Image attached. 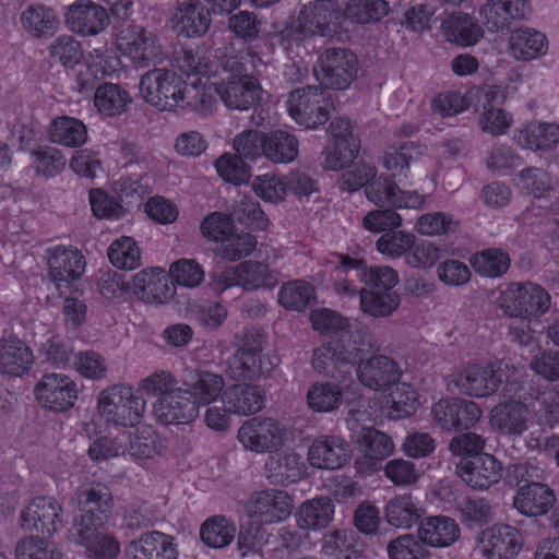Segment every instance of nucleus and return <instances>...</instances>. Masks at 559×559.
Returning a JSON list of instances; mask_svg holds the SVG:
<instances>
[{
  "mask_svg": "<svg viewBox=\"0 0 559 559\" xmlns=\"http://www.w3.org/2000/svg\"><path fill=\"white\" fill-rule=\"evenodd\" d=\"M423 154L419 144L412 141H403L390 145L381 156V165L389 176H380L366 188L367 199L378 206L392 209H421L426 198L416 191L402 190L399 182H404L411 177V165Z\"/></svg>",
  "mask_w": 559,
  "mask_h": 559,
  "instance_id": "obj_1",
  "label": "nucleus"
},
{
  "mask_svg": "<svg viewBox=\"0 0 559 559\" xmlns=\"http://www.w3.org/2000/svg\"><path fill=\"white\" fill-rule=\"evenodd\" d=\"M524 371L514 366L497 362H467L450 374V382L456 390L471 397H488L498 392L504 383L506 395L521 397Z\"/></svg>",
  "mask_w": 559,
  "mask_h": 559,
  "instance_id": "obj_2",
  "label": "nucleus"
},
{
  "mask_svg": "<svg viewBox=\"0 0 559 559\" xmlns=\"http://www.w3.org/2000/svg\"><path fill=\"white\" fill-rule=\"evenodd\" d=\"M236 338L239 348L231 361V369L236 377L255 380L269 374L280 364L276 355L263 354V345L267 337L260 329H243Z\"/></svg>",
  "mask_w": 559,
  "mask_h": 559,
  "instance_id": "obj_3",
  "label": "nucleus"
},
{
  "mask_svg": "<svg viewBox=\"0 0 559 559\" xmlns=\"http://www.w3.org/2000/svg\"><path fill=\"white\" fill-rule=\"evenodd\" d=\"M100 418L115 426L134 427L145 411V401L130 385L115 384L103 390L97 400Z\"/></svg>",
  "mask_w": 559,
  "mask_h": 559,
  "instance_id": "obj_4",
  "label": "nucleus"
},
{
  "mask_svg": "<svg viewBox=\"0 0 559 559\" xmlns=\"http://www.w3.org/2000/svg\"><path fill=\"white\" fill-rule=\"evenodd\" d=\"M550 295L533 282L511 284L500 297V308L510 318L531 320L545 314L550 308Z\"/></svg>",
  "mask_w": 559,
  "mask_h": 559,
  "instance_id": "obj_5",
  "label": "nucleus"
},
{
  "mask_svg": "<svg viewBox=\"0 0 559 559\" xmlns=\"http://www.w3.org/2000/svg\"><path fill=\"white\" fill-rule=\"evenodd\" d=\"M182 83L175 71L155 68L141 76L140 92L146 103L171 111L182 105Z\"/></svg>",
  "mask_w": 559,
  "mask_h": 559,
  "instance_id": "obj_6",
  "label": "nucleus"
},
{
  "mask_svg": "<svg viewBox=\"0 0 559 559\" xmlns=\"http://www.w3.org/2000/svg\"><path fill=\"white\" fill-rule=\"evenodd\" d=\"M342 10L332 0H316L305 4L296 20L297 39L332 37L341 26Z\"/></svg>",
  "mask_w": 559,
  "mask_h": 559,
  "instance_id": "obj_7",
  "label": "nucleus"
},
{
  "mask_svg": "<svg viewBox=\"0 0 559 559\" xmlns=\"http://www.w3.org/2000/svg\"><path fill=\"white\" fill-rule=\"evenodd\" d=\"M333 105L331 99L316 86L308 85L293 91L287 99L290 117L308 129H317L329 119Z\"/></svg>",
  "mask_w": 559,
  "mask_h": 559,
  "instance_id": "obj_8",
  "label": "nucleus"
},
{
  "mask_svg": "<svg viewBox=\"0 0 559 559\" xmlns=\"http://www.w3.org/2000/svg\"><path fill=\"white\" fill-rule=\"evenodd\" d=\"M117 49L135 68H146L162 57L157 36L145 27L128 24L117 35Z\"/></svg>",
  "mask_w": 559,
  "mask_h": 559,
  "instance_id": "obj_9",
  "label": "nucleus"
},
{
  "mask_svg": "<svg viewBox=\"0 0 559 559\" xmlns=\"http://www.w3.org/2000/svg\"><path fill=\"white\" fill-rule=\"evenodd\" d=\"M357 70V57L352 51L330 48L320 56L314 74L325 88L345 90L355 79Z\"/></svg>",
  "mask_w": 559,
  "mask_h": 559,
  "instance_id": "obj_10",
  "label": "nucleus"
},
{
  "mask_svg": "<svg viewBox=\"0 0 559 559\" xmlns=\"http://www.w3.org/2000/svg\"><path fill=\"white\" fill-rule=\"evenodd\" d=\"M528 465L515 464L509 472L519 481H526L521 486L514 496L513 503L515 509L528 516H538L546 514L555 503V493L547 485L528 481Z\"/></svg>",
  "mask_w": 559,
  "mask_h": 559,
  "instance_id": "obj_11",
  "label": "nucleus"
},
{
  "mask_svg": "<svg viewBox=\"0 0 559 559\" xmlns=\"http://www.w3.org/2000/svg\"><path fill=\"white\" fill-rule=\"evenodd\" d=\"M34 393L44 409L62 413L73 407L78 399V385L64 373L49 372L41 376Z\"/></svg>",
  "mask_w": 559,
  "mask_h": 559,
  "instance_id": "obj_12",
  "label": "nucleus"
},
{
  "mask_svg": "<svg viewBox=\"0 0 559 559\" xmlns=\"http://www.w3.org/2000/svg\"><path fill=\"white\" fill-rule=\"evenodd\" d=\"M331 143L322 153V166L338 170L350 164L358 155L360 140L353 133L350 121L340 118L330 124Z\"/></svg>",
  "mask_w": 559,
  "mask_h": 559,
  "instance_id": "obj_13",
  "label": "nucleus"
},
{
  "mask_svg": "<svg viewBox=\"0 0 559 559\" xmlns=\"http://www.w3.org/2000/svg\"><path fill=\"white\" fill-rule=\"evenodd\" d=\"M480 406L462 397L441 399L431 407L433 421L444 430L459 431L474 427L480 419Z\"/></svg>",
  "mask_w": 559,
  "mask_h": 559,
  "instance_id": "obj_14",
  "label": "nucleus"
},
{
  "mask_svg": "<svg viewBox=\"0 0 559 559\" xmlns=\"http://www.w3.org/2000/svg\"><path fill=\"white\" fill-rule=\"evenodd\" d=\"M61 512L62 507L55 498L38 496L21 511L20 524L25 531L50 537L63 527Z\"/></svg>",
  "mask_w": 559,
  "mask_h": 559,
  "instance_id": "obj_15",
  "label": "nucleus"
},
{
  "mask_svg": "<svg viewBox=\"0 0 559 559\" xmlns=\"http://www.w3.org/2000/svg\"><path fill=\"white\" fill-rule=\"evenodd\" d=\"M523 547L520 531L508 524L484 530L477 538V548L486 559H513Z\"/></svg>",
  "mask_w": 559,
  "mask_h": 559,
  "instance_id": "obj_16",
  "label": "nucleus"
},
{
  "mask_svg": "<svg viewBox=\"0 0 559 559\" xmlns=\"http://www.w3.org/2000/svg\"><path fill=\"white\" fill-rule=\"evenodd\" d=\"M284 435V427L276 420L253 417L241 425L237 438L246 449L257 453H265L281 447Z\"/></svg>",
  "mask_w": 559,
  "mask_h": 559,
  "instance_id": "obj_17",
  "label": "nucleus"
},
{
  "mask_svg": "<svg viewBox=\"0 0 559 559\" xmlns=\"http://www.w3.org/2000/svg\"><path fill=\"white\" fill-rule=\"evenodd\" d=\"M48 275L60 289L79 280L85 272V257L73 246L57 245L47 249Z\"/></svg>",
  "mask_w": 559,
  "mask_h": 559,
  "instance_id": "obj_18",
  "label": "nucleus"
},
{
  "mask_svg": "<svg viewBox=\"0 0 559 559\" xmlns=\"http://www.w3.org/2000/svg\"><path fill=\"white\" fill-rule=\"evenodd\" d=\"M292 499L286 491L266 489L250 496L246 511L262 524H273L286 520L292 513Z\"/></svg>",
  "mask_w": 559,
  "mask_h": 559,
  "instance_id": "obj_19",
  "label": "nucleus"
},
{
  "mask_svg": "<svg viewBox=\"0 0 559 559\" xmlns=\"http://www.w3.org/2000/svg\"><path fill=\"white\" fill-rule=\"evenodd\" d=\"M335 270L344 273L354 271L368 289L376 292H392L399 283V274L388 265L369 266L365 260L352 258L348 254H337Z\"/></svg>",
  "mask_w": 559,
  "mask_h": 559,
  "instance_id": "obj_20",
  "label": "nucleus"
},
{
  "mask_svg": "<svg viewBox=\"0 0 559 559\" xmlns=\"http://www.w3.org/2000/svg\"><path fill=\"white\" fill-rule=\"evenodd\" d=\"M216 91L223 104L234 110H248L260 100L261 85L255 76H222Z\"/></svg>",
  "mask_w": 559,
  "mask_h": 559,
  "instance_id": "obj_21",
  "label": "nucleus"
},
{
  "mask_svg": "<svg viewBox=\"0 0 559 559\" xmlns=\"http://www.w3.org/2000/svg\"><path fill=\"white\" fill-rule=\"evenodd\" d=\"M457 476L474 489H488L502 476L501 463L491 454L462 457L456 464Z\"/></svg>",
  "mask_w": 559,
  "mask_h": 559,
  "instance_id": "obj_22",
  "label": "nucleus"
},
{
  "mask_svg": "<svg viewBox=\"0 0 559 559\" xmlns=\"http://www.w3.org/2000/svg\"><path fill=\"white\" fill-rule=\"evenodd\" d=\"M490 425L510 438L522 436L532 425L533 413L526 404L510 400L496 405L490 412Z\"/></svg>",
  "mask_w": 559,
  "mask_h": 559,
  "instance_id": "obj_23",
  "label": "nucleus"
},
{
  "mask_svg": "<svg viewBox=\"0 0 559 559\" xmlns=\"http://www.w3.org/2000/svg\"><path fill=\"white\" fill-rule=\"evenodd\" d=\"M359 382L376 391H385L399 382L402 371L395 360L385 355H373L356 368Z\"/></svg>",
  "mask_w": 559,
  "mask_h": 559,
  "instance_id": "obj_24",
  "label": "nucleus"
},
{
  "mask_svg": "<svg viewBox=\"0 0 559 559\" xmlns=\"http://www.w3.org/2000/svg\"><path fill=\"white\" fill-rule=\"evenodd\" d=\"M154 411L157 419L164 425L189 424L199 415L197 402L186 389L177 388L165 397H159Z\"/></svg>",
  "mask_w": 559,
  "mask_h": 559,
  "instance_id": "obj_25",
  "label": "nucleus"
},
{
  "mask_svg": "<svg viewBox=\"0 0 559 559\" xmlns=\"http://www.w3.org/2000/svg\"><path fill=\"white\" fill-rule=\"evenodd\" d=\"M126 555L129 559H177L178 548L171 535L148 531L128 544Z\"/></svg>",
  "mask_w": 559,
  "mask_h": 559,
  "instance_id": "obj_26",
  "label": "nucleus"
},
{
  "mask_svg": "<svg viewBox=\"0 0 559 559\" xmlns=\"http://www.w3.org/2000/svg\"><path fill=\"white\" fill-rule=\"evenodd\" d=\"M349 460V447L341 437L320 436L308 451L309 464L319 469H338Z\"/></svg>",
  "mask_w": 559,
  "mask_h": 559,
  "instance_id": "obj_27",
  "label": "nucleus"
},
{
  "mask_svg": "<svg viewBox=\"0 0 559 559\" xmlns=\"http://www.w3.org/2000/svg\"><path fill=\"white\" fill-rule=\"evenodd\" d=\"M66 23L71 31L81 35H96L107 23L106 10L91 1L78 0L66 12Z\"/></svg>",
  "mask_w": 559,
  "mask_h": 559,
  "instance_id": "obj_28",
  "label": "nucleus"
},
{
  "mask_svg": "<svg viewBox=\"0 0 559 559\" xmlns=\"http://www.w3.org/2000/svg\"><path fill=\"white\" fill-rule=\"evenodd\" d=\"M131 288L136 297L158 304L166 302L175 294L167 274L159 267H148L138 272L132 277Z\"/></svg>",
  "mask_w": 559,
  "mask_h": 559,
  "instance_id": "obj_29",
  "label": "nucleus"
},
{
  "mask_svg": "<svg viewBox=\"0 0 559 559\" xmlns=\"http://www.w3.org/2000/svg\"><path fill=\"white\" fill-rule=\"evenodd\" d=\"M217 81L210 78H195L190 83H182V105L180 108H189L202 116H209L217 107Z\"/></svg>",
  "mask_w": 559,
  "mask_h": 559,
  "instance_id": "obj_30",
  "label": "nucleus"
},
{
  "mask_svg": "<svg viewBox=\"0 0 559 559\" xmlns=\"http://www.w3.org/2000/svg\"><path fill=\"white\" fill-rule=\"evenodd\" d=\"M424 514L423 503L411 493L396 495L384 507L386 523L400 530L412 528L419 523Z\"/></svg>",
  "mask_w": 559,
  "mask_h": 559,
  "instance_id": "obj_31",
  "label": "nucleus"
},
{
  "mask_svg": "<svg viewBox=\"0 0 559 559\" xmlns=\"http://www.w3.org/2000/svg\"><path fill=\"white\" fill-rule=\"evenodd\" d=\"M222 401L230 413L248 416L263 408L265 396L258 385L233 384L224 390Z\"/></svg>",
  "mask_w": 559,
  "mask_h": 559,
  "instance_id": "obj_32",
  "label": "nucleus"
},
{
  "mask_svg": "<svg viewBox=\"0 0 559 559\" xmlns=\"http://www.w3.org/2000/svg\"><path fill=\"white\" fill-rule=\"evenodd\" d=\"M461 531L456 522L444 515L429 516L420 521L418 537L430 547L445 548L453 545Z\"/></svg>",
  "mask_w": 559,
  "mask_h": 559,
  "instance_id": "obj_33",
  "label": "nucleus"
},
{
  "mask_svg": "<svg viewBox=\"0 0 559 559\" xmlns=\"http://www.w3.org/2000/svg\"><path fill=\"white\" fill-rule=\"evenodd\" d=\"M548 39L535 28L520 27L509 37V52L519 61H531L546 55Z\"/></svg>",
  "mask_w": 559,
  "mask_h": 559,
  "instance_id": "obj_34",
  "label": "nucleus"
},
{
  "mask_svg": "<svg viewBox=\"0 0 559 559\" xmlns=\"http://www.w3.org/2000/svg\"><path fill=\"white\" fill-rule=\"evenodd\" d=\"M73 501L81 514L93 516H98L99 514L104 518L109 516L114 504L109 487L100 483L81 486L76 490Z\"/></svg>",
  "mask_w": 559,
  "mask_h": 559,
  "instance_id": "obj_35",
  "label": "nucleus"
},
{
  "mask_svg": "<svg viewBox=\"0 0 559 559\" xmlns=\"http://www.w3.org/2000/svg\"><path fill=\"white\" fill-rule=\"evenodd\" d=\"M178 32L189 37L204 35L211 25V11L199 0L183 2L174 16Z\"/></svg>",
  "mask_w": 559,
  "mask_h": 559,
  "instance_id": "obj_36",
  "label": "nucleus"
},
{
  "mask_svg": "<svg viewBox=\"0 0 559 559\" xmlns=\"http://www.w3.org/2000/svg\"><path fill=\"white\" fill-rule=\"evenodd\" d=\"M186 390L191 399L200 405H209L222 394L224 378L206 370H192L185 380Z\"/></svg>",
  "mask_w": 559,
  "mask_h": 559,
  "instance_id": "obj_37",
  "label": "nucleus"
},
{
  "mask_svg": "<svg viewBox=\"0 0 559 559\" xmlns=\"http://www.w3.org/2000/svg\"><path fill=\"white\" fill-rule=\"evenodd\" d=\"M33 364L29 347L16 337L0 338V370L3 373L21 377Z\"/></svg>",
  "mask_w": 559,
  "mask_h": 559,
  "instance_id": "obj_38",
  "label": "nucleus"
},
{
  "mask_svg": "<svg viewBox=\"0 0 559 559\" xmlns=\"http://www.w3.org/2000/svg\"><path fill=\"white\" fill-rule=\"evenodd\" d=\"M441 29L448 41L463 47L475 45L484 34L475 19L465 13H453L444 19Z\"/></svg>",
  "mask_w": 559,
  "mask_h": 559,
  "instance_id": "obj_39",
  "label": "nucleus"
},
{
  "mask_svg": "<svg viewBox=\"0 0 559 559\" xmlns=\"http://www.w3.org/2000/svg\"><path fill=\"white\" fill-rule=\"evenodd\" d=\"M516 143L528 150H549L559 142V124L533 121L514 134Z\"/></svg>",
  "mask_w": 559,
  "mask_h": 559,
  "instance_id": "obj_40",
  "label": "nucleus"
},
{
  "mask_svg": "<svg viewBox=\"0 0 559 559\" xmlns=\"http://www.w3.org/2000/svg\"><path fill=\"white\" fill-rule=\"evenodd\" d=\"M322 552L336 559H362L364 545L353 530H335L322 539Z\"/></svg>",
  "mask_w": 559,
  "mask_h": 559,
  "instance_id": "obj_41",
  "label": "nucleus"
},
{
  "mask_svg": "<svg viewBox=\"0 0 559 559\" xmlns=\"http://www.w3.org/2000/svg\"><path fill=\"white\" fill-rule=\"evenodd\" d=\"M124 455L136 461L152 459L160 453L162 442L157 433L150 427L138 428L135 431L121 433Z\"/></svg>",
  "mask_w": 559,
  "mask_h": 559,
  "instance_id": "obj_42",
  "label": "nucleus"
},
{
  "mask_svg": "<svg viewBox=\"0 0 559 559\" xmlns=\"http://www.w3.org/2000/svg\"><path fill=\"white\" fill-rule=\"evenodd\" d=\"M334 514V504L330 498L307 500L296 513L297 525L302 530H321L329 525Z\"/></svg>",
  "mask_w": 559,
  "mask_h": 559,
  "instance_id": "obj_43",
  "label": "nucleus"
},
{
  "mask_svg": "<svg viewBox=\"0 0 559 559\" xmlns=\"http://www.w3.org/2000/svg\"><path fill=\"white\" fill-rule=\"evenodd\" d=\"M48 134L51 142L68 147H79L87 140L86 126L70 116L56 117L49 126Z\"/></svg>",
  "mask_w": 559,
  "mask_h": 559,
  "instance_id": "obj_44",
  "label": "nucleus"
},
{
  "mask_svg": "<svg viewBox=\"0 0 559 559\" xmlns=\"http://www.w3.org/2000/svg\"><path fill=\"white\" fill-rule=\"evenodd\" d=\"M199 534L206 547L221 549L235 539L236 525L224 515H212L201 524Z\"/></svg>",
  "mask_w": 559,
  "mask_h": 559,
  "instance_id": "obj_45",
  "label": "nucleus"
},
{
  "mask_svg": "<svg viewBox=\"0 0 559 559\" xmlns=\"http://www.w3.org/2000/svg\"><path fill=\"white\" fill-rule=\"evenodd\" d=\"M131 100L130 94L120 85L114 83L99 85L94 96L95 107L107 117H115L124 112Z\"/></svg>",
  "mask_w": 559,
  "mask_h": 559,
  "instance_id": "obj_46",
  "label": "nucleus"
},
{
  "mask_svg": "<svg viewBox=\"0 0 559 559\" xmlns=\"http://www.w3.org/2000/svg\"><path fill=\"white\" fill-rule=\"evenodd\" d=\"M306 399L311 411L330 413L342 405L343 390L337 383L318 381L310 385Z\"/></svg>",
  "mask_w": 559,
  "mask_h": 559,
  "instance_id": "obj_47",
  "label": "nucleus"
},
{
  "mask_svg": "<svg viewBox=\"0 0 559 559\" xmlns=\"http://www.w3.org/2000/svg\"><path fill=\"white\" fill-rule=\"evenodd\" d=\"M266 477L272 484L287 486L301 477L300 456L296 453L272 455L265 463Z\"/></svg>",
  "mask_w": 559,
  "mask_h": 559,
  "instance_id": "obj_48",
  "label": "nucleus"
},
{
  "mask_svg": "<svg viewBox=\"0 0 559 559\" xmlns=\"http://www.w3.org/2000/svg\"><path fill=\"white\" fill-rule=\"evenodd\" d=\"M401 299L395 292H376L373 289L360 288L359 308L373 318H386L395 312Z\"/></svg>",
  "mask_w": 559,
  "mask_h": 559,
  "instance_id": "obj_49",
  "label": "nucleus"
},
{
  "mask_svg": "<svg viewBox=\"0 0 559 559\" xmlns=\"http://www.w3.org/2000/svg\"><path fill=\"white\" fill-rule=\"evenodd\" d=\"M257 247V239L249 233L236 230L229 234L214 248L216 257L235 262L250 255Z\"/></svg>",
  "mask_w": 559,
  "mask_h": 559,
  "instance_id": "obj_50",
  "label": "nucleus"
},
{
  "mask_svg": "<svg viewBox=\"0 0 559 559\" xmlns=\"http://www.w3.org/2000/svg\"><path fill=\"white\" fill-rule=\"evenodd\" d=\"M264 156L276 164H288L298 155V140L294 134L275 130L265 135Z\"/></svg>",
  "mask_w": 559,
  "mask_h": 559,
  "instance_id": "obj_51",
  "label": "nucleus"
},
{
  "mask_svg": "<svg viewBox=\"0 0 559 559\" xmlns=\"http://www.w3.org/2000/svg\"><path fill=\"white\" fill-rule=\"evenodd\" d=\"M240 286L246 290L272 288L277 284L276 273L267 263L247 260L237 265Z\"/></svg>",
  "mask_w": 559,
  "mask_h": 559,
  "instance_id": "obj_52",
  "label": "nucleus"
},
{
  "mask_svg": "<svg viewBox=\"0 0 559 559\" xmlns=\"http://www.w3.org/2000/svg\"><path fill=\"white\" fill-rule=\"evenodd\" d=\"M394 390L385 399L384 409L391 419H401L408 417L417 409L418 393L407 383H395Z\"/></svg>",
  "mask_w": 559,
  "mask_h": 559,
  "instance_id": "obj_53",
  "label": "nucleus"
},
{
  "mask_svg": "<svg viewBox=\"0 0 559 559\" xmlns=\"http://www.w3.org/2000/svg\"><path fill=\"white\" fill-rule=\"evenodd\" d=\"M359 451L370 461H382L394 451L392 438L373 427H364L357 438Z\"/></svg>",
  "mask_w": 559,
  "mask_h": 559,
  "instance_id": "obj_54",
  "label": "nucleus"
},
{
  "mask_svg": "<svg viewBox=\"0 0 559 559\" xmlns=\"http://www.w3.org/2000/svg\"><path fill=\"white\" fill-rule=\"evenodd\" d=\"M346 335L347 333H342L335 341H340L344 373H350L356 365L358 366L361 360H365L362 358L365 346L372 347V335L360 330L352 333L347 340H345Z\"/></svg>",
  "mask_w": 559,
  "mask_h": 559,
  "instance_id": "obj_55",
  "label": "nucleus"
},
{
  "mask_svg": "<svg viewBox=\"0 0 559 559\" xmlns=\"http://www.w3.org/2000/svg\"><path fill=\"white\" fill-rule=\"evenodd\" d=\"M21 23L33 36L43 37L55 33L58 27V17L52 9L36 4L22 13Z\"/></svg>",
  "mask_w": 559,
  "mask_h": 559,
  "instance_id": "obj_56",
  "label": "nucleus"
},
{
  "mask_svg": "<svg viewBox=\"0 0 559 559\" xmlns=\"http://www.w3.org/2000/svg\"><path fill=\"white\" fill-rule=\"evenodd\" d=\"M109 262L119 270H135L141 265V250L129 236L114 240L107 249Z\"/></svg>",
  "mask_w": 559,
  "mask_h": 559,
  "instance_id": "obj_57",
  "label": "nucleus"
},
{
  "mask_svg": "<svg viewBox=\"0 0 559 559\" xmlns=\"http://www.w3.org/2000/svg\"><path fill=\"white\" fill-rule=\"evenodd\" d=\"M486 103L483 104L484 111L479 123L485 132L493 135L504 133L511 123V118L500 108L497 103L498 93L489 88L485 93Z\"/></svg>",
  "mask_w": 559,
  "mask_h": 559,
  "instance_id": "obj_58",
  "label": "nucleus"
},
{
  "mask_svg": "<svg viewBox=\"0 0 559 559\" xmlns=\"http://www.w3.org/2000/svg\"><path fill=\"white\" fill-rule=\"evenodd\" d=\"M471 263L476 273L487 277H499L508 271L510 258L502 250L487 249L473 254Z\"/></svg>",
  "mask_w": 559,
  "mask_h": 559,
  "instance_id": "obj_59",
  "label": "nucleus"
},
{
  "mask_svg": "<svg viewBox=\"0 0 559 559\" xmlns=\"http://www.w3.org/2000/svg\"><path fill=\"white\" fill-rule=\"evenodd\" d=\"M388 8L384 0H349L342 15L354 23L367 24L386 15Z\"/></svg>",
  "mask_w": 559,
  "mask_h": 559,
  "instance_id": "obj_60",
  "label": "nucleus"
},
{
  "mask_svg": "<svg viewBox=\"0 0 559 559\" xmlns=\"http://www.w3.org/2000/svg\"><path fill=\"white\" fill-rule=\"evenodd\" d=\"M312 366L316 371L332 378L338 377L337 372L340 377L345 374L340 354V341L332 340L316 348L312 357Z\"/></svg>",
  "mask_w": 559,
  "mask_h": 559,
  "instance_id": "obj_61",
  "label": "nucleus"
},
{
  "mask_svg": "<svg viewBox=\"0 0 559 559\" xmlns=\"http://www.w3.org/2000/svg\"><path fill=\"white\" fill-rule=\"evenodd\" d=\"M313 287L301 280L290 281L284 284L278 292L280 304L289 310H302L313 299Z\"/></svg>",
  "mask_w": 559,
  "mask_h": 559,
  "instance_id": "obj_62",
  "label": "nucleus"
},
{
  "mask_svg": "<svg viewBox=\"0 0 559 559\" xmlns=\"http://www.w3.org/2000/svg\"><path fill=\"white\" fill-rule=\"evenodd\" d=\"M378 174L372 163L358 162L345 170L338 178V187L343 191L355 192L371 185Z\"/></svg>",
  "mask_w": 559,
  "mask_h": 559,
  "instance_id": "obj_63",
  "label": "nucleus"
},
{
  "mask_svg": "<svg viewBox=\"0 0 559 559\" xmlns=\"http://www.w3.org/2000/svg\"><path fill=\"white\" fill-rule=\"evenodd\" d=\"M390 559H428L430 552L420 538L405 534L391 540L386 547Z\"/></svg>",
  "mask_w": 559,
  "mask_h": 559,
  "instance_id": "obj_64",
  "label": "nucleus"
}]
</instances>
